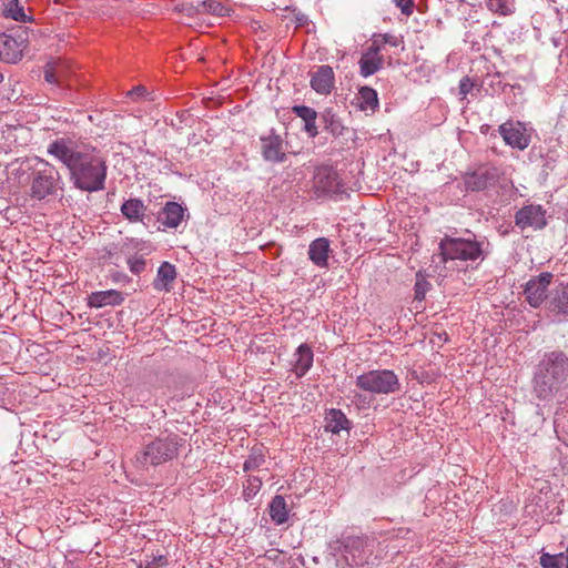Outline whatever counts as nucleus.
Masks as SVG:
<instances>
[{"label": "nucleus", "mask_w": 568, "mask_h": 568, "mask_svg": "<svg viewBox=\"0 0 568 568\" xmlns=\"http://www.w3.org/2000/svg\"><path fill=\"white\" fill-rule=\"evenodd\" d=\"M47 152L68 168L77 189L90 193L104 189L106 164L94 148L63 136L52 141Z\"/></svg>", "instance_id": "nucleus-1"}, {"label": "nucleus", "mask_w": 568, "mask_h": 568, "mask_svg": "<svg viewBox=\"0 0 568 568\" xmlns=\"http://www.w3.org/2000/svg\"><path fill=\"white\" fill-rule=\"evenodd\" d=\"M568 381V354L555 349L545 353L534 375V393L539 399H550Z\"/></svg>", "instance_id": "nucleus-2"}, {"label": "nucleus", "mask_w": 568, "mask_h": 568, "mask_svg": "<svg viewBox=\"0 0 568 568\" xmlns=\"http://www.w3.org/2000/svg\"><path fill=\"white\" fill-rule=\"evenodd\" d=\"M375 540L367 537H344L328 544L329 554L339 556L338 564L351 568L375 565L377 556H373Z\"/></svg>", "instance_id": "nucleus-3"}, {"label": "nucleus", "mask_w": 568, "mask_h": 568, "mask_svg": "<svg viewBox=\"0 0 568 568\" xmlns=\"http://www.w3.org/2000/svg\"><path fill=\"white\" fill-rule=\"evenodd\" d=\"M183 444V438L176 434L159 436L144 445L135 455L134 462L141 468L165 464L179 456Z\"/></svg>", "instance_id": "nucleus-4"}, {"label": "nucleus", "mask_w": 568, "mask_h": 568, "mask_svg": "<svg viewBox=\"0 0 568 568\" xmlns=\"http://www.w3.org/2000/svg\"><path fill=\"white\" fill-rule=\"evenodd\" d=\"M466 237H453L446 235L439 243L443 260H459L463 262L483 261L486 255L485 247L488 242L478 240L471 232H466Z\"/></svg>", "instance_id": "nucleus-5"}, {"label": "nucleus", "mask_w": 568, "mask_h": 568, "mask_svg": "<svg viewBox=\"0 0 568 568\" xmlns=\"http://www.w3.org/2000/svg\"><path fill=\"white\" fill-rule=\"evenodd\" d=\"M31 163V196L37 200H43L49 195L55 194L61 189V176L54 165L40 158L29 160Z\"/></svg>", "instance_id": "nucleus-6"}, {"label": "nucleus", "mask_w": 568, "mask_h": 568, "mask_svg": "<svg viewBox=\"0 0 568 568\" xmlns=\"http://www.w3.org/2000/svg\"><path fill=\"white\" fill-rule=\"evenodd\" d=\"M356 387L374 395H389L400 389L398 376L392 369H372L356 377Z\"/></svg>", "instance_id": "nucleus-7"}, {"label": "nucleus", "mask_w": 568, "mask_h": 568, "mask_svg": "<svg viewBox=\"0 0 568 568\" xmlns=\"http://www.w3.org/2000/svg\"><path fill=\"white\" fill-rule=\"evenodd\" d=\"M28 42V33L22 28L13 33H0V60L6 63H17L22 59Z\"/></svg>", "instance_id": "nucleus-8"}, {"label": "nucleus", "mask_w": 568, "mask_h": 568, "mask_svg": "<svg viewBox=\"0 0 568 568\" xmlns=\"http://www.w3.org/2000/svg\"><path fill=\"white\" fill-rule=\"evenodd\" d=\"M499 179V170L491 165H483L473 172H467L464 182L468 191H483L494 186Z\"/></svg>", "instance_id": "nucleus-9"}, {"label": "nucleus", "mask_w": 568, "mask_h": 568, "mask_svg": "<svg viewBox=\"0 0 568 568\" xmlns=\"http://www.w3.org/2000/svg\"><path fill=\"white\" fill-rule=\"evenodd\" d=\"M552 274L544 272L538 276L530 278L525 286V295L531 307H539L545 301H548V287L551 283Z\"/></svg>", "instance_id": "nucleus-10"}, {"label": "nucleus", "mask_w": 568, "mask_h": 568, "mask_svg": "<svg viewBox=\"0 0 568 568\" xmlns=\"http://www.w3.org/2000/svg\"><path fill=\"white\" fill-rule=\"evenodd\" d=\"M498 131L505 143L514 149L525 150L530 143V136L519 121H507L499 125Z\"/></svg>", "instance_id": "nucleus-11"}, {"label": "nucleus", "mask_w": 568, "mask_h": 568, "mask_svg": "<svg viewBox=\"0 0 568 568\" xmlns=\"http://www.w3.org/2000/svg\"><path fill=\"white\" fill-rule=\"evenodd\" d=\"M515 222L521 230L532 227L535 230H541L546 226V211L541 205L529 204L523 206L517 211Z\"/></svg>", "instance_id": "nucleus-12"}, {"label": "nucleus", "mask_w": 568, "mask_h": 568, "mask_svg": "<svg viewBox=\"0 0 568 568\" xmlns=\"http://www.w3.org/2000/svg\"><path fill=\"white\" fill-rule=\"evenodd\" d=\"M341 182L336 171L329 166H320L314 174V189L317 195H331L341 192Z\"/></svg>", "instance_id": "nucleus-13"}, {"label": "nucleus", "mask_w": 568, "mask_h": 568, "mask_svg": "<svg viewBox=\"0 0 568 568\" xmlns=\"http://www.w3.org/2000/svg\"><path fill=\"white\" fill-rule=\"evenodd\" d=\"M547 308L559 322L568 321V284H560L549 292Z\"/></svg>", "instance_id": "nucleus-14"}, {"label": "nucleus", "mask_w": 568, "mask_h": 568, "mask_svg": "<svg viewBox=\"0 0 568 568\" xmlns=\"http://www.w3.org/2000/svg\"><path fill=\"white\" fill-rule=\"evenodd\" d=\"M261 151L265 161L281 163L286 160V154L283 150V140L275 133L261 136Z\"/></svg>", "instance_id": "nucleus-15"}, {"label": "nucleus", "mask_w": 568, "mask_h": 568, "mask_svg": "<svg viewBox=\"0 0 568 568\" xmlns=\"http://www.w3.org/2000/svg\"><path fill=\"white\" fill-rule=\"evenodd\" d=\"M383 57L381 55V48L373 41V43L367 48L365 52H363L358 64H359V73L362 77L367 78L373 75L377 71L383 68Z\"/></svg>", "instance_id": "nucleus-16"}, {"label": "nucleus", "mask_w": 568, "mask_h": 568, "mask_svg": "<svg viewBox=\"0 0 568 568\" xmlns=\"http://www.w3.org/2000/svg\"><path fill=\"white\" fill-rule=\"evenodd\" d=\"M335 77L333 68L321 65L311 77V87L318 94H328L334 88Z\"/></svg>", "instance_id": "nucleus-17"}, {"label": "nucleus", "mask_w": 568, "mask_h": 568, "mask_svg": "<svg viewBox=\"0 0 568 568\" xmlns=\"http://www.w3.org/2000/svg\"><path fill=\"white\" fill-rule=\"evenodd\" d=\"M124 302V296L120 291L106 290L92 292L88 297V305L93 308L104 306H118Z\"/></svg>", "instance_id": "nucleus-18"}, {"label": "nucleus", "mask_w": 568, "mask_h": 568, "mask_svg": "<svg viewBox=\"0 0 568 568\" xmlns=\"http://www.w3.org/2000/svg\"><path fill=\"white\" fill-rule=\"evenodd\" d=\"M120 210L130 223H144L148 207L141 199L131 197L122 203Z\"/></svg>", "instance_id": "nucleus-19"}, {"label": "nucleus", "mask_w": 568, "mask_h": 568, "mask_svg": "<svg viewBox=\"0 0 568 568\" xmlns=\"http://www.w3.org/2000/svg\"><path fill=\"white\" fill-rule=\"evenodd\" d=\"M176 268L170 262H163L158 268L156 277L153 281V288L159 292H170L176 278Z\"/></svg>", "instance_id": "nucleus-20"}, {"label": "nucleus", "mask_w": 568, "mask_h": 568, "mask_svg": "<svg viewBox=\"0 0 568 568\" xmlns=\"http://www.w3.org/2000/svg\"><path fill=\"white\" fill-rule=\"evenodd\" d=\"M329 241L326 237H318L308 246V257L318 267H326L328 264Z\"/></svg>", "instance_id": "nucleus-21"}, {"label": "nucleus", "mask_w": 568, "mask_h": 568, "mask_svg": "<svg viewBox=\"0 0 568 568\" xmlns=\"http://www.w3.org/2000/svg\"><path fill=\"white\" fill-rule=\"evenodd\" d=\"M294 373L297 377H303L312 367L314 354L307 344H301L295 351Z\"/></svg>", "instance_id": "nucleus-22"}, {"label": "nucleus", "mask_w": 568, "mask_h": 568, "mask_svg": "<svg viewBox=\"0 0 568 568\" xmlns=\"http://www.w3.org/2000/svg\"><path fill=\"white\" fill-rule=\"evenodd\" d=\"M293 113L304 121V131L310 138H315L318 134L316 119L317 112L307 105H294L292 108Z\"/></svg>", "instance_id": "nucleus-23"}, {"label": "nucleus", "mask_w": 568, "mask_h": 568, "mask_svg": "<svg viewBox=\"0 0 568 568\" xmlns=\"http://www.w3.org/2000/svg\"><path fill=\"white\" fill-rule=\"evenodd\" d=\"M184 217V209L176 202H168L161 212L162 223L169 229H176Z\"/></svg>", "instance_id": "nucleus-24"}, {"label": "nucleus", "mask_w": 568, "mask_h": 568, "mask_svg": "<svg viewBox=\"0 0 568 568\" xmlns=\"http://www.w3.org/2000/svg\"><path fill=\"white\" fill-rule=\"evenodd\" d=\"M326 429L333 434H338L341 430H347L349 428V420L346 415L336 408H332L327 412L326 417Z\"/></svg>", "instance_id": "nucleus-25"}, {"label": "nucleus", "mask_w": 568, "mask_h": 568, "mask_svg": "<svg viewBox=\"0 0 568 568\" xmlns=\"http://www.w3.org/2000/svg\"><path fill=\"white\" fill-rule=\"evenodd\" d=\"M2 13L6 18L12 19L19 22L32 21V17L26 12L24 7L19 0H7L3 3Z\"/></svg>", "instance_id": "nucleus-26"}, {"label": "nucleus", "mask_w": 568, "mask_h": 568, "mask_svg": "<svg viewBox=\"0 0 568 568\" xmlns=\"http://www.w3.org/2000/svg\"><path fill=\"white\" fill-rule=\"evenodd\" d=\"M270 516L271 519L277 524L282 525L288 519V511L286 501L283 496L276 495L273 497L271 504H270Z\"/></svg>", "instance_id": "nucleus-27"}, {"label": "nucleus", "mask_w": 568, "mask_h": 568, "mask_svg": "<svg viewBox=\"0 0 568 568\" xmlns=\"http://www.w3.org/2000/svg\"><path fill=\"white\" fill-rule=\"evenodd\" d=\"M321 119L324 122L325 130L329 131L333 135L339 136L344 134L345 126L333 109L326 108L321 113Z\"/></svg>", "instance_id": "nucleus-28"}, {"label": "nucleus", "mask_w": 568, "mask_h": 568, "mask_svg": "<svg viewBox=\"0 0 568 568\" xmlns=\"http://www.w3.org/2000/svg\"><path fill=\"white\" fill-rule=\"evenodd\" d=\"M539 564L542 568H568V548L557 555L541 554Z\"/></svg>", "instance_id": "nucleus-29"}, {"label": "nucleus", "mask_w": 568, "mask_h": 568, "mask_svg": "<svg viewBox=\"0 0 568 568\" xmlns=\"http://www.w3.org/2000/svg\"><path fill=\"white\" fill-rule=\"evenodd\" d=\"M358 100L361 110L375 111L378 106L377 92L369 87H362L358 91Z\"/></svg>", "instance_id": "nucleus-30"}, {"label": "nucleus", "mask_w": 568, "mask_h": 568, "mask_svg": "<svg viewBox=\"0 0 568 568\" xmlns=\"http://www.w3.org/2000/svg\"><path fill=\"white\" fill-rule=\"evenodd\" d=\"M125 255L128 254H151L152 247L145 241L128 237L123 243Z\"/></svg>", "instance_id": "nucleus-31"}, {"label": "nucleus", "mask_w": 568, "mask_h": 568, "mask_svg": "<svg viewBox=\"0 0 568 568\" xmlns=\"http://www.w3.org/2000/svg\"><path fill=\"white\" fill-rule=\"evenodd\" d=\"M196 8L200 13H213L216 16H226L229 10L220 2L214 0L197 1Z\"/></svg>", "instance_id": "nucleus-32"}, {"label": "nucleus", "mask_w": 568, "mask_h": 568, "mask_svg": "<svg viewBox=\"0 0 568 568\" xmlns=\"http://www.w3.org/2000/svg\"><path fill=\"white\" fill-rule=\"evenodd\" d=\"M149 254H128L126 265L133 275H140L146 270V256Z\"/></svg>", "instance_id": "nucleus-33"}, {"label": "nucleus", "mask_w": 568, "mask_h": 568, "mask_svg": "<svg viewBox=\"0 0 568 568\" xmlns=\"http://www.w3.org/2000/svg\"><path fill=\"white\" fill-rule=\"evenodd\" d=\"M487 8L491 12L507 16L515 11V0H487Z\"/></svg>", "instance_id": "nucleus-34"}, {"label": "nucleus", "mask_w": 568, "mask_h": 568, "mask_svg": "<svg viewBox=\"0 0 568 568\" xmlns=\"http://www.w3.org/2000/svg\"><path fill=\"white\" fill-rule=\"evenodd\" d=\"M265 463V455L261 448H253L245 460L243 468L245 471L256 470Z\"/></svg>", "instance_id": "nucleus-35"}, {"label": "nucleus", "mask_w": 568, "mask_h": 568, "mask_svg": "<svg viewBox=\"0 0 568 568\" xmlns=\"http://www.w3.org/2000/svg\"><path fill=\"white\" fill-rule=\"evenodd\" d=\"M262 487V479L257 476H250L244 486L243 497L245 500H250L256 496Z\"/></svg>", "instance_id": "nucleus-36"}, {"label": "nucleus", "mask_w": 568, "mask_h": 568, "mask_svg": "<svg viewBox=\"0 0 568 568\" xmlns=\"http://www.w3.org/2000/svg\"><path fill=\"white\" fill-rule=\"evenodd\" d=\"M63 78V69L60 63L48 65L44 70V79L49 83H60Z\"/></svg>", "instance_id": "nucleus-37"}, {"label": "nucleus", "mask_w": 568, "mask_h": 568, "mask_svg": "<svg viewBox=\"0 0 568 568\" xmlns=\"http://www.w3.org/2000/svg\"><path fill=\"white\" fill-rule=\"evenodd\" d=\"M429 286L430 284L425 278H419V276H417V281L414 286L415 300L423 301Z\"/></svg>", "instance_id": "nucleus-38"}, {"label": "nucleus", "mask_w": 568, "mask_h": 568, "mask_svg": "<svg viewBox=\"0 0 568 568\" xmlns=\"http://www.w3.org/2000/svg\"><path fill=\"white\" fill-rule=\"evenodd\" d=\"M473 88L474 82L471 81V79L468 77H464L459 81V95L462 97V99H465L467 94L473 90Z\"/></svg>", "instance_id": "nucleus-39"}, {"label": "nucleus", "mask_w": 568, "mask_h": 568, "mask_svg": "<svg viewBox=\"0 0 568 568\" xmlns=\"http://www.w3.org/2000/svg\"><path fill=\"white\" fill-rule=\"evenodd\" d=\"M396 7H398L403 14L410 16L414 10V0H394Z\"/></svg>", "instance_id": "nucleus-40"}, {"label": "nucleus", "mask_w": 568, "mask_h": 568, "mask_svg": "<svg viewBox=\"0 0 568 568\" xmlns=\"http://www.w3.org/2000/svg\"><path fill=\"white\" fill-rule=\"evenodd\" d=\"M176 10L181 13L189 16V17H193L194 14L200 13L196 8V3L195 4L194 3H182L176 7Z\"/></svg>", "instance_id": "nucleus-41"}, {"label": "nucleus", "mask_w": 568, "mask_h": 568, "mask_svg": "<svg viewBox=\"0 0 568 568\" xmlns=\"http://www.w3.org/2000/svg\"><path fill=\"white\" fill-rule=\"evenodd\" d=\"M168 566V559L165 556H155L151 561H148L145 568H165Z\"/></svg>", "instance_id": "nucleus-42"}, {"label": "nucleus", "mask_w": 568, "mask_h": 568, "mask_svg": "<svg viewBox=\"0 0 568 568\" xmlns=\"http://www.w3.org/2000/svg\"><path fill=\"white\" fill-rule=\"evenodd\" d=\"M110 278L112 280L113 283H122V284H128L131 281V278L125 273L119 272V271L112 272L110 274Z\"/></svg>", "instance_id": "nucleus-43"}, {"label": "nucleus", "mask_w": 568, "mask_h": 568, "mask_svg": "<svg viewBox=\"0 0 568 568\" xmlns=\"http://www.w3.org/2000/svg\"><path fill=\"white\" fill-rule=\"evenodd\" d=\"M146 92V88L143 87V85H138L135 88H133L132 90H130L128 92V95L131 97V98H134V97H142L144 95Z\"/></svg>", "instance_id": "nucleus-44"}, {"label": "nucleus", "mask_w": 568, "mask_h": 568, "mask_svg": "<svg viewBox=\"0 0 568 568\" xmlns=\"http://www.w3.org/2000/svg\"><path fill=\"white\" fill-rule=\"evenodd\" d=\"M383 41L385 43H389V44H392L394 47L397 45V40L393 36L387 34V33L383 36Z\"/></svg>", "instance_id": "nucleus-45"}, {"label": "nucleus", "mask_w": 568, "mask_h": 568, "mask_svg": "<svg viewBox=\"0 0 568 568\" xmlns=\"http://www.w3.org/2000/svg\"><path fill=\"white\" fill-rule=\"evenodd\" d=\"M3 81V74L0 72V83Z\"/></svg>", "instance_id": "nucleus-46"}]
</instances>
